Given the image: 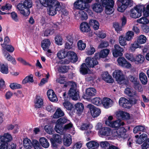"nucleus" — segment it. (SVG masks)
<instances>
[{"label":"nucleus","mask_w":149,"mask_h":149,"mask_svg":"<svg viewBox=\"0 0 149 149\" xmlns=\"http://www.w3.org/2000/svg\"><path fill=\"white\" fill-rule=\"evenodd\" d=\"M107 126L115 128L111 132V134L113 136L116 137L117 138L124 137L125 134V129L124 127H120L124 125L123 122L119 119L112 121L111 123L107 122Z\"/></svg>","instance_id":"obj_1"},{"label":"nucleus","mask_w":149,"mask_h":149,"mask_svg":"<svg viewBox=\"0 0 149 149\" xmlns=\"http://www.w3.org/2000/svg\"><path fill=\"white\" fill-rule=\"evenodd\" d=\"M40 3L45 7H48V13L53 16L60 10L61 8L60 3L57 0H39Z\"/></svg>","instance_id":"obj_2"},{"label":"nucleus","mask_w":149,"mask_h":149,"mask_svg":"<svg viewBox=\"0 0 149 149\" xmlns=\"http://www.w3.org/2000/svg\"><path fill=\"white\" fill-rule=\"evenodd\" d=\"M142 11L144 16L149 17V3L136 6L130 10V16L134 18H138L141 16Z\"/></svg>","instance_id":"obj_3"},{"label":"nucleus","mask_w":149,"mask_h":149,"mask_svg":"<svg viewBox=\"0 0 149 149\" xmlns=\"http://www.w3.org/2000/svg\"><path fill=\"white\" fill-rule=\"evenodd\" d=\"M12 139L11 135L8 133L0 135V149H15V144H9Z\"/></svg>","instance_id":"obj_4"},{"label":"nucleus","mask_w":149,"mask_h":149,"mask_svg":"<svg viewBox=\"0 0 149 149\" xmlns=\"http://www.w3.org/2000/svg\"><path fill=\"white\" fill-rule=\"evenodd\" d=\"M32 4L31 0H25L23 3H19L17 5V8L21 15L27 17L30 14V9L32 7Z\"/></svg>","instance_id":"obj_5"},{"label":"nucleus","mask_w":149,"mask_h":149,"mask_svg":"<svg viewBox=\"0 0 149 149\" xmlns=\"http://www.w3.org/2000/svg\"><path fill=\"white\" fill-rule=\"evenodd\" d=\"M113 76L119 84L125 85L128 84L129 81L121 70H117L114 71L113 72Z\"/></svg>","instance_id":"obj_6"},{"label":"nucleus","mask_w":149,"mask_h":149,"mask_svg":"<svg viewBox=\"0 0 149 149\" xmlns=\"http://www.w3.org/2000/svg\"><path fill=\"white\" fill-rule=\"evenodd\" d=\"M116 3L118 6V10L123 12L129 6H130L132 3L131 0H117Z\"/></svg>","instance_id":"obj_7"},{"label":"nucleus","mask_w":149,"mask_h":149,"mask_svg":"<svg viewBox=\"0 0 149 149\" xmlns=\"http://www.w3.org/2000/svg\"><path fill=\"white\" fill-rule=\"evenodd\" d=\"M103 6L105 7L106 13L108 15L112 13L114 2L113 0H103L102 2Z\"/></svg>","instance_id":"obj_8"},{"label":"nucleus","mask_w":149,"mask_h":149,"mask_svg":"<svg viewBox=\"0 0 149 149\" xmlns=\"http://www.w3.org/2000/svg\"><path fill=\"white\" fill-rule=\"evenodd\" d=\"M96 93V91L95 88H88L86 89V93L83 96V97L85 99L89 100L95 96Z\"/></svg>","instance_id":"obj_9"},{"label":"nucleus","mask_w":149,"mask_h":149,"mask_svg":"<svg viewBox=\"0 0 149 149\" xmlns=\"http://www.w3.org/2000/svg\"><path fill=\"white\" fill-rule=\"evenodd\" d=\"M41 23L44 27L48 28L45 30L44 33L45 36H47L49 35H52L54 32V29L51 28L50 24L45 23V21L42 19L41 20Z\"/></svg>","instance_id":"obj_10"},{"label":"nucleus","mask_w":149,"mask_h":149,"mask_svg":"<svg viewBox=\"0 0 149 149\" xmlns=\"http://www.w3.org/2000/svg\"><path fill=\"white\" fill-rule=\"evenodd\" d=\"M84 1V0H76L74 4V7L76 9L81 10L87 8V5Z\"/></svg>","instance_id":"obj_11"},{"label":"nucleus","mask_w":149,"mask_h":149,"mask_svg":"<svg viewBox=\"0 0 149 149\" xmlns=\"http://www.w3.org/2000/svg\"><path fill=\"white\" fill-rule=\"evenodd\" d=\"M97 59H98L95 58V55L94 58L88 57L85 60L86 64L89 67L93 68L98 64Z\"/></svg>","instance_id":"obj_12"},{"label":"nucleus","mask_w":149,"mask_h":149,"mask_svg":"<svg viewBox=\"0 0 149 149\" xmlns=\"http://www.w3.org/2000/svg\"><path fill=\"white\" fill-rule=\"evenodd\" d=\"M87 107L90 110L92 116L93 117L99 116L101 113L100 109L95 107L91 104H89L87 106Z\"/></svg>","instance_id":"obj_13"},{"label":"nucleus","mask_w":149,"mask_h":149,"mask_svg":"<svg viewBox=\"0 0 149 149\" xmlns=\"http://www.w3.org/2000/svg\"><path fill=\"white\" fill-rule=\"evenodd\" d=\"M68 94L74 100H77L79 98V92L77 89L70 88Z\"/></svg>","instance_id":"obj_14"},{"label":"nucleus","mask_w":149,"mask_h":149,"mask_svg":"<svg viewBox=\"0 0 149 149\" xmlns=\"http://www.w3.org/2000/svg\"><path fill=\"white\" fill-rule=\"evenodd\" d=\"M109 50L106 49L101 51L100 52L95 54L96 58L99 59L100 58H104L106 57L108 55Z\"/></svg>","instance_id":"obj_15"},{"label":"nucleus","mask_w":149,"mask_h":149,"mask_svg":"<svg viewBox=\"0 0 149 149\" xmlns=\"http://www.w3.org/2000/svg\"><path fill=\"white\" fill-rule=\"evenodd\" d=\"M119 105L124 108L129 109L130 107L129 104V101L124 97H121L119 99Z\"/></svg>","instance_id":"obj_16"},{"label":"nucleus","mask_w":149,"mask_h":149,"mask_svg":"<svg viewBox=\"0 0 149 149\" xmlns=\"http://www.w3.org/2000/svg\"><path fill=\"white\" fill-rule=\"evenodd\" d=\"M47 94L49 99L51 101L54 102L57 101V97L52 90H49L47 91Z\"/></svg>","instance_id":"obj_17"},{"label":"nucleus","mask_w":149,"mask_h":149,"mask_svg":"<svg viewBox=\"0 0 149 149\" xmlns=\"http://www.w3.org/2000/svg\"><path fill=\"white\" fill-rule=\"evenodd\" d=\"M66 95L65 92L63 93V95L65 100V101L63 103V104L64 107L67 110H71L73 107V106L72 103L69 101L66 100L68 97H65Z\"/></svg>","instance_id":"obj_18"},{"label":"nucleus","mask_w":149,"mask_h":149,"mask_svg":"<svg viewBox=\"0 0 149 149\" xmlns=\"http://www.w3.org/2000/svg\"><path fill=\"white\" fill-rule=\"evenodd\" d=\"M81 31L83 32H88L90 31V27L89 25L86 22H83L81 23L80 26Z\"/></svg>","instance_id":"obj_19"},{"label":"nucleus","mask_w":149,"mask_h":149,"mask_svg":"<svg viewBox=\"0 0 149 149\" xmlns=\"http://www.w3.org/2000/svg\"><path fill=\"white\" fill-rule=\"evenodd\" d=\"M102 77L103 79L108 83H112L114 81L112 78L107 72H103L102 75Z\"/></svg>","instance_id":"obj_20"},{"label":"nucleus","mask_w":149,"mask_h":149,"mask_svg":"<svg viewBox=\"0 0 149 149\" xmlns=\"http://www.w3.org/2000/svg\"><path fill=\"white\" fill-rule=\"evenodd\" d=\"M2 51L3 54L6 59L8 61L11 62L13 64L16 65L17 62L15 59L10 55L7 52H6L4 49H3Z\"/></svg>","instance_id":"obj_21"},{"label":"nucleus","mask_w":149,"mask_h":149,"mask_svg":"<svg viewBox=\"0 0 149 149\" xmlns=\"http://www.w3.org/2000/svg\"><path fill=\"white\" fill-rule=\"evenodd\" d=\"M125 94L129 96L134 97L135 98H139V96L135 91L129 88H127L125 89Z\"/></svg>","instance_id":"obj_22"},{"label":"nucleus","mask_w":149,"mask_h":149,"mask_svg":"<svg viewBox=\"0 0 149 149\" xmlns=\"http://www.w3.org/2000/svg\"><path fill=\"white\" fill-rule=\"evenodd\" d=\"M111 129L108 127H103L99 130V133L101 136H109L110 134Z\"/></svg>","instance_id":"obj_23"},{"label":"nucleus","mask_w":149,"mask_h":149,"mask_svg":"<svg viewBox=\"0 0 149 149\" xmlns=\"http://www.w3.org/2000/svg\"><path fill=\"white\" fill-rule=\"evenodd\" d=\"M72 138L69 134L65 135L63 139L64 145L67 147L70 146L72 143Z\"/></svg>","instance_id":"obj_24"},{"label":"nucleus","mask_w":149,"mask_h":149,"mask_svg":"<svg viewBox=\"0 0 149 149\" xmlns=\"http://www.w3.org/2000/svg\"><path fill=\"white\" fill-rule=\"evenodd\" d=\"M36 108H39L41 107L43 104V100L40 96H37L34 101Z\"/></svg>","instance_id":"obj_25"},{"label":"nucleus","mask_w":149,"mask_h":149,"mask_svg":"<svg viewBox=\"0 0 149 149\" xmlns=\"http://www.w3.org/2000/svg\"><path fill=\"white\" fill-rule=\"evenodd\" d=\"M102 103L105 108H108L112 106V101L109 98H104L102 100Z\"/></svg>","instance_id":"obj_26"},{"label":"nucleus","mask_w":149,"mask_h":149,"mask_svg":"<svg viewBox=\"0 0 149 149\" xmlns=\"http://www.w3.org/2000/svg\"><path fill=\"white\" fill-rule=\"evenodd\" d=\"M74 107L77 111V113L79 115L81 114L84 109L83 104L81 103L78 102L75 105Z\"/></svg>","instance_id":"obj_27"},{"label":"nucleus","mask_w":149,"mask_h":149,"mask_svg":"<svg viewBox=\"0 0 149 149\" xmlns=\"http://www.w3.org/2000/svg\"><path fill=\"white\" fill-rule=\"evenodd\" d=\"M139 77L142 84L146 85L148 82V78L146 74L143 72H141L139 74Z\"/></svg>","instance_id":"obj_28"},{"label":"nucleus","mask_w":149,"mask_h":149,"mask_svg":"<svg viewBox=\"0 0 149 149\" xmlns=\"http://www.w3.org/2000/svg\"><path fill=\"white\" fill-rule=\"evenodd\" d=\"M23 145L26 149H30L32 147L33 142L28 138H26L23 141Z\"/></svg>","instance_id":"obj_29"},{"label":"nucleus","mask_w":149,"mask_h":149,"mask_svg":"<svg viewBox=\"0 0 149 149\" xmlns=\"http://www.w3.org/2000/svg\"><path fill=\"white\" fill-rule=\"evenodd\" d=\"M68 56L73 63H75L77 61V57L76 53L72 51L68 52Z\"/></svg>","instance_id":"obj_30"},{"label":"nucleus","mask_w":149,"mask_h":149,"mask_svg":"<svg viewBox=\"0 0 149 149\" xmlns=\"http://www.w3.org/2000/svg\"><path fill=\"white\" fill-rule=\"evenodd\" d=\"M134 59V62L136 64H139L143 63L145 60V58L143 55L139 54L136 56Z\"/></svg>","instance_id":"obj_31"},{"label":"nucleus","mask_w":149,"mask_h":149,"mask_svg":"<svg viewBox=\"0 0 149 149\" xmlns=\"http://www.w3.org/2000/svg\"><path fill=\"white\" fill-rule=\"evenodd\" d=\"M0 71L3 74H8L9 70L8 64L0 63Z\"/></svg>","instance_id":"obj_32"},{"label":"nucleus","mask_w":149,"mask_h":149,"mask_svg":"<svg viewBox=\"0 0 149 149\" xmlns=\"http://www.w3.org/2000/svg\"><path fill=\"white\" fill-rule=\"evenodd\" d=\"M89 69L86 64L84 63L81 65L80 72L81 74L83 75L89 73Z\"/></svg>","instance_id":"obj_33"},{"label":"nucleus","mask_w":149,"mask_h":149,"mask_svg":"<svg viewBox=\"0 0 149 149\" xmlns=\"http://www.w3.org/2000/svg\"><path fill=\"white\" fill-rule=\"evenodd\" d=\"M86 146L89 149L92 148H97L99 146V144L96 141H92L87 143Z\"/></svg>","instance_id":"obj_34"},{"label":"nucleus","mask_w":149,"mask_h":149,"mask_svg":"<svg viewBox=\"0 0 149 149\" xmlns=\"http://www.w3.org/2000/svg\"><path fill=\"white\" fill-rule=\"evenodd\" d=\"M93 10L97 13H100L102 11V7L101 5L98 3H95L92 5Z\"/></svg>","instance_id":"obj_35"},{"label":"nucleus","mask_w":149,"mask_h":149,"mask_svg":"<svg viewBox=\"0 0 149 149\" xmlns=\"http://www.w3.org/2000/svg\"><path fill=\"white\" fill-rule=\"evenodd\" d=\"M39 141L41 146L44 148H47L49 146V144L47 139L44 137H41Z\"/></svg>","instance_id":"obj_36"},{"label":"nucleus","mask_w":149,"mask_h":149,"mask_svg":"<svg viewBox=\"0 0 149 149\" xmlns=\"http://www.w3.org/2000/svg\"><path fill=\"white\" fill-rule=\"evenodd\" d=\"M64 115L63 112L60 108H58L53 115V118H58Z\"/></svg>","instance_id":"obj_37"},{"label":"nucleus","mask_w":149,"mask_h":149,"mask_svg":"<svg viewBox=\"0 0 149 149\" xmlns=\"http://www.w3.org/2000/svg\"><path fill=\"white\" fill-rule=\"evenodd\" d=\"M51 42L50 40L47 39L43 40L41 43V47L44 50H46L47 48L50 46Z\"/></svg>","instance_id":"obj_38"},{"label":"nucleus","mask_w":149,"mask_h":149,"mask_svg":"<svg viewBox=\"0 0 149 149\" xmlns=\"http://www.w3.org/2000/svg\"><path fill=\"white\" fill-rule=\"evenodd\" d=\"M148 138L147 135L145 133H143L140 135L139 138L136 140V142L138 144H141Z\"/></svg>","instance_id":"obj_39"},{"label":"nucleus","mask_w":149,"mask_h":149,"mask_svg":"<svg viewBox=\"0 0 149 149\" xmlns=\"http://www.w3.org/2000/svg\"><path fill=\"white\" fill-rule=\"evenodd\" d=\"M67 53L64 49L61 50L59 51L57 53V56L59 59L64 58L68 56Z\"/></svg>","instance_id":"obj_40"},{"label":"nucleus","mask_w":149,"mask_h":149,"mask_svg":"<svg viewBox=\"0 0 149 149\" xmlns=\"http://www.w3.org/2000/svg\"><path fill=\"white\" fill-rule=\"evenodd\" d=\"M118 41L120 45L122 46H125L127 44L126 38L123 36L121 35L119 36Z\"/></svg>","instance_id":"obj_41"},{"label":"nucleus","mask_w":149,"mask_h":149,"mask_svg":"<svg viewBox=\"0 0 149 149\" xmlns=\"http://www.w3.org/2000/svg\"><path fill=\"white\" fill-rule=\"evenodd\" d=\"M134 35V33L132 31H129L127 32L125 37L127 41H130L132 39Z\"/></svg>","instance_id":"obj_42"},{"label":"nucleus","mask_w":149,"mask_h":149,"mask_svg":"<svg viewBox=\"0 0 149 149\" xmlns=\"http://www.w3.org/2000/svg\"><path fill=\"white\" fill-rule=\"evenodd\" d=\"M119 114L120 117L123 119H128L130 117V114L125 111H120Z\"/></svg>","instance_id":"obj_43"},{"label":"nucleus","mask_w":149,"mask_h":149,"mask_svg":"<svg viewBox=\"0 0 149 149\" xmlns=\"http://www.w3.org/2000/svg\"><path fill=\"white\" fill-rule=\"evenodd\" d=\"M142 17L138 19L137 20V22L141 24H146L149 23V20L146 17Z\"/></svg>","instance_id":"obj_44"},{"label":"nucleus","mask_w":149,"mask_h":149,"mask_svg":"<svg viewBox=\"0 0 149 149\" xmlns=\"http://www.w3.org/2000/svg\"><path fill=\"white\" fill-rule=\"evenodd\" d=\"M146 37L144 35H141L138 37L137 39V42L139 44H143L146 41Z\"/></svg>","instance_id":"obj_45"},{"label":"nucleus","mask_w":149,"mask_h":149,"mask_svg":"<svg viewBox=\"0 0 149 149\" xmlns=\"http://www.w3.org/2000/svg\"><path fill=\"white\" fill-rule=\"evenodd\" d=\"M77 46L79 49L82 50L85 49L86 44L82 40H80L78 41Z\"/></svg>","instance_id":"obj_46"},{"label":"nucleus","mask_w":149,"mask_h":149,"mask_svg":"<svg viewBox=\"0 0 149 149\" xmlns=\"http://www.w3.org/2000/svg\"><path fill=\"white\" fill-rule=\"evenodd\" d=\"M69 69L68 66L63 65L59 67L58 70L59 72L64 73L68 72Z\"/></svg>","instance_id":"obj_47"},{"label":"nucleus","mask_w":149,"mask_h":149,"mask_svg":"<svg viewBox=\"0 0 149 149\" xmlns=\"http://www.w3.org/2000/svg\"><path fill=\"white\" fill-rule=\"evenodd\" d=\"M55 130L57 133L59 134L61 133L62 132L63 129V126L61 125L58 123H56V125L55 127Z\"/></svg>","instance_id":"obj_48"},{"label":"nucleus","mask_w":149,"mask_h":149,"mask_svg":"<svg viewBox=\"0 0 149 149\" xmlns=\"http://www.w3.org/2000/svg\"><path fill=\"white\" fill-rule=\"evenodd\" d=\"M33 77L31 76L26 77L22 81V84H24L27 83L33 82Z\"/></svg>","instance_id":"obj_49"},{"label":"nucleus","mask_w":149,"mask_h":149,"mask_svg":"<svg viewBox=\"0 0 149 149\" xmlns=\"http://www.w3.org/2000/svg\"><path fill=\"white\" fill-rule=\"evenodd\" d=\"M10 88L13 90L18 89L22 88V86L21 84L16 83H11L10 85Z\"/></svg>","instance_id":"obj_50"},{"label":"nucleus","mask_w":149,"mask_h":149,"mask_svg":"<svg viewBox=\"0 0 149 149\" xmlns=\"http://www.w3.org/2000/svg\"><path fill=\"white\" fill-rule=\"evenodd\" d=\"M92 127V126L91 125L87 123H84L81 125L80 129L82 130H86L88 129H90Z\"/></svg>","instance_id":"obj_51"},{"label":"nucleus","mask_w":149,"mask_h":149,"mask_svg":"<svg viewBox=\"0 0 149 149\" xmlns=\"http://www.w3.org/2000/svg\"><path fill=\"white\" fill-rule=\"evenodd\" d=\"M35 149H42L38 141L36 140H33V145Z\"/></svg>","instance_id":"obj_52"},{"label":"nucleus","mask_w":149,"mask_h":149,"mask_svg":"<svg viewBox=\"0 0 149 149\" xmlns=\"http://www.w3.org/2000/svg\"><path fill=\"white\" fill-rule=\"evenodd\" d=\"M92 102L94 104L99 106L102 103V100L99 97H96L92 100Z\"/></svg>","instance_id":"obj_53"},{"label":"nucleus","mask_w":149,"mask_h":149,"mask_svg":"<svg viewBox=\"0 0 149 149\" xmlns=\"http://www.w3.org/2000/svg\"><path fill=\"white\" fill-rule=\"evenodd\" d=\"M113 26L115 29V30L118 33H119L122 30L121 26L118 22L114 23L113 24Z\"/></svg>","instance_id":"obj_54"},{"label":"nucleus","mask_w":149,"mask_h":149,"mask_svg":"<svg viewBox=\"0 0 149 149\" xmlns=\"http://www.w3.org/2000/svg\"><path fill=\"white\" fill-rule=\"evenodd\" d=\"M13 129H14V131L13 132L14 133H17L18 131V127L17 125H16L14 126L12 125H10L8 126L7 129L8 130H11Z\"/></svg>","instance_id":"obj_55"},{"label":"nucleus","mask_w":149,"mask_h":149,"mask_svg":"<svg viewBox=\"0 0 149 149\" xmlns=\"http://www.w3.org/2000/svg\"><path fill=\"white\" fill-rule=\"evenodd\" d=\"M128 78L134 84L137 83L138 81V78L136 76L133 75L129 76Z\"/></svg>","instance_id":"obj_56"},{"label":"nucleus","mask_w":149,"mask_h":149,"mask_svg":"<svg viewBox=\"0 0 149 149\" xmlns=\"http://www.w3.org/2000/svg\"><path fill=\"white\" fill-rule=\"evenodd\" d=\"M92 25L93 26V28L95 30H97L99 28V22L95 20H93L91 21Z\"/></svg>","instance_id":"obj_57"},{"label":"nucleus","mask_w":149,"mask_h":149,"mask_svg":"<svg viewBox=\"0 0 149 149\" xmlns=\"http://www.w3.org/2000/svg\"><path fill=\"white\" fill-rule=\"evenodd\" d=\"M139 45L137 43H134L131 44L130 47V50L131 52H134L135 49L139 47Z\"/></svg>","instance_id":"obj_58"},{"label":"nucleus","mask_w":149,"mask_h":149,"mask_svg":"<svg viewBox=\"0 0 149 149\" xmlns=\"http://www.w3.org/2000/svg\"><path fill=\"white\" fill-rule=\"evenodd\" d=\"M126 61L124 58L122 57H119L117 59V62L119 65L122 67L123 66Z\"/></svg>","instance_id":"obj_59"},{"label":"nucleus","mask_w":149,"mask_h":149,"mask_svg":"<svg viewBox=\"0 0 149 149\" xmlns=\"http://www.w3.org/2000/svg\"><path fill=\"white\" fill-rule=\"evenodd\" d=\"M68 120L66 117H63L57 120V123H58L61 125L63 126V125L66 123Z\"/></svg>","instance_id":"obj_60"},{"label":"nucleus","mask_w":149,"mask_h":149,"mask_svg":"<svg viewBox=\"0 0 149 149\" xmlns=\"http://www.w3.org/2000/svg\"><path fill=\"white\" fill-rule=\"evenodd\" d=\"M100 146L102 148H107L110 146L109 143L107 141H103L100 142Z\"/></svg>","instance_id":"obj_61"},{"label":"nucleus","mask_w":149,"mask_h":149,"mask_svg":"<svg viewBox=\"0 0 149 149\" xmlns=\"http://www.w3.org/2000/svg\"><path fill=\"white\" fill-rule=\"evenodd\" d=\"M134 87L135 89L138 90L139 92H141L143 91L142 86L139 82L134 84Z\"/></svg>","instance_id":"obj_62"},{"label":"nucleus","mask_w":149,"mask_h":149,"mask_svg":"<svg viewBox=\"0 0 149 149\" xmlns=\"http://www.w3.org/2000/svg\"><path fill=\"white\" fill-rule=\"evenodd\" d=\"M125 58L128 60L132 62H134V58L133 54L130 53H126L125 55Z\"/></svg>","instance_id":"obj_63"},{"label":"nucleus","mask_w":149,"mask_h":149,"mask_svg":"<svg viewBox=\"0 0 149 149\" xmlns=\"http://www.w3.org/2000/svg\"><path fill=\"white\" fill-rule=\"evenodd\" d=\"M82 143L81 141H79L75 143L72 149H80L81 147Z\"/></svg>","instance_id":"obj_64"}]
</instances>
